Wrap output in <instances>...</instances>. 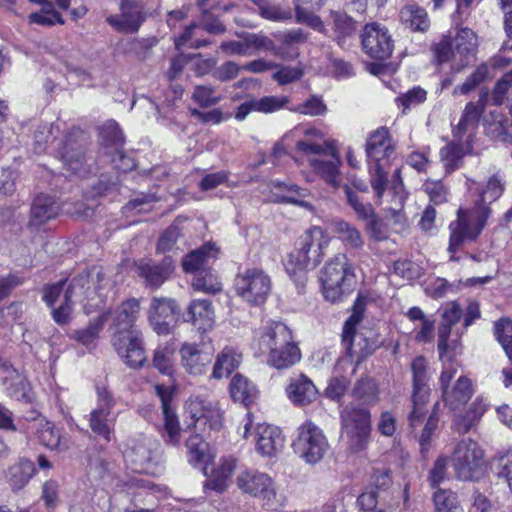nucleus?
<instances>
[{"label":"nucleus","mask_w":512,"mask_h":512,"mask_svg":"<svg viewBox=\"0 0 512 512\" xmlns=\"http://www.w3.org/2000/svg\"><path fill=\"white\" fill-rule=\"evenodd\" d=\"M466 186L476 199L471 207L459 208L457 218L448 226L450 235L447 250L451 261H459L460 258L456 253L467 243L476 241L482 233L492 215L491 204L497 201L505 191V174L497 169L483 184L467 178Z\"/></svg>","instance_id":"1"},{"label":"nucleus","mask_w":512,"mask_h":512,"mask_svg":"<svg viewBox=\"0 0 512 512\" xmlns=\"http://www.w3.org/2000/svg\"><path fill=\"white\" fill-rule=\"evenodd\" d=\"M110 286V279L103 268L93 266L75 275L68 283L59 281L45 286L42 299L52 307L64 291L63 297L67 301L80 304L85 314L89 315L105 306Z\"/></svg>","instance_id":"2"},{"label":"nucleus","mask_w":512,"mask_h":512,"mask_svg":"<svg viewBox=\"0 0 512 512\" xmlns=\"http://www.w3.org/2000/svg\"><path fill=\"white\" fill-rule=\"evenodd\" d=\"M60 131V123L38 125L33 132L35 153L45 152L50 144L54 147L57 156L61 159L67 171L80 177L86 176L89 168L84 156L85 133L80 129H72L63 138L58 139Z\"/></svg>","instance_id":"3"},{"label":"nucleus","mask_w":512,"mask_h":512,"mask_svg":"<svg viewBox=\"0 0 512 512\" xmlns=\"http://www.w3.org/2000/svg\"><path fill=\"white\" fill-rule=\"evenodd\" d=\"M307 138L298 141L296 149L302 153L311 169L327 184L337 187L340 183V159L337 151L317 130H307Z\"/></svg>","instance_id":"4"},{"label":"nucleus","mask_w":512,"mask_h":512,"mask_svg":"<svg viewBox=\"0 0 512 512\" xmlns=\"http://www.w3.org/2000/svg\"><path fill=\"white\" fill-rule=\"evenodd\" d=\"M478 37L469 28H460L454 35H444L433 44L432 52L438 64L451 63L453 72L462 71L476 56Z\"/></svg>","instance_id":"5"},{"label":"nucleus","mask_w":512,"mask_h":512,"mask_svg":"<svg viewBox=\"0 0 512 512\" xmlns=\"http://www.w3.org/2000/svg\"><path fill=\"white\" fill-rule=\"evenodd\" d=\"M235 484L243 494L260 500L262 507L268 511H279L287 503L286 494L279 489L275 480L258 469L246 468L239 471Z\"/></svg>","instance_id":"6"},{"label":"nucleus","mask_w":512,"mask_h":512,"mask_svg":"<svg viewBox=\"0 0 512 512\" xmlns=\"http://www.w3.org/2000/svg\"><path fill=\"white\" fill-rule=\"evenodd\" d=\"M342 437L347 448L358 453L367 448L371 432V414L365 408L351 403L340 412Z\"/></svg>","instance_id":"7"},{"label":"nucleus","mask_w":512,"mask_h":512,"mask_svg":"<svg viewBox=\"0 0 512 512\" xmlns=\"http://www.w3.org/2000/svg\"><path fill=\"white\" fill-rule=\"evenodd\" d=\"M361 321L359 314H352L342 330V346L345 353L359 363L373 354L380 346L377 333L368 328L358 329Z\"/></svg>","instance_id":"8"},{"label":"nucleus","mask_w":512,"mask_h":512,"mask_svg":"<svg viewBox=\"0 0 512 512\" xmlns=\"http://www.w3.org/2000/svg\"><path fill=\"white\" fill-rule=\"evenodd\" d=\"M451 465L457 479L462 481L478 479L484 471V451L476 441L470 438L462 439L452 452Z\"/></svg>","instance_id":"9"},{"label":"nucleus","mask_w":512,"mask_h":512,"mask_svg":"<svg viewBox=\"0 0 512 512\" xmlns=\"http://www.w3.org/2000/svg\"><path fill=\"white\" fill-rule=\"evenodd\" d=\"M355 279L353 268L345 254H338L324 267L321 282L326 299L335 302L350 290Z\"/></svg>","instance_id":"10"},{"label":"nucleus","mask_w":512,"mask_h":512,"mask_svg":"<svg viewBox=\"0 0 512 512\" xmlns=\"http://www.w3.org/2000/svg\"><path fill=\"white\" fill-rule=\"evenodd\" d=\"M294 452L308 464L319 462L327 452L329 444L322 429L312 421H305L297 430L293 441Z\"/></svg>","instance_id":"11"},{"label":"nucleus","mask_w":512,"mask_h":512,"mask_svg":"<svg viewBox=\"0 0 512 512\" xmlns=\"http://www.w3.org/2000/svg\"><path fill=\"white\" fill-rule=\"evenodd\" d=\"M234 286L237 295L245 302L259 306L267 300L272 283L262 269L247 268L237 274Z\"/></svg>","instance_id":"12"},{"label":"nucleus","mask_w":512,"mask_h":512,"mask_svg":"<svg viewBox=\"0 0 512 512\" xmlns=\"http://www.w3.org/2000/svg\"><path fill=\"white\" fill-rule=\"evenodd\" d=\"M124 458L134 472L154 473L160 459V444L152 437L140 436L131 440Z\"/></svg>","instance_id":"13"},{"label":"nucleus","mask_w":512,"mask_h":512,"mask_svg":"<svg viewBox=\"0 0 512 512\" xmlns=\"http://www.w3.org/2000/svg\"><path fill=\"white\" fill-rule=\"evenodd\" d=\"M363 52L376 60L388 59L394 49V40L388 28L378 22L367 23L359 34Z\"/></svg>","instance_id":"14"},{"label":"nucleus","mask_w":512,"mask_h":512,"mask_svg":"<svg viewBox=\"0 0 512 512\" xmlns=\"http://www.w3.org/2000/svg\"><path fill=\"white\" fill-rule=\"evenodd\" d=\"M112 344L123 362L131 368L142 367L146 361L142 334L139 330L113 334Z\"/></svg>","instance_id":"15"},{"label":"nucleus","mask_w":512,"mask_h":512,"mask_svg":"<svg viewBox=\"0 0 512 512\" xmlns=\"http://www.w3.org/2000/svg\"><path fill=\"white\" fill-rule=\"evenodd\" d=\"M97 394V406L90 412L89 425L96 435L109 442L116 421L112 412L115 401L106 389H98Z\"/></svg>","instance_id":"16"},{"label":"nucleus","mask_w":512,"mask_h":512,"mask_svg":"<svg viewBox=\"0 0 512 512\" xmlns=\"http://www.w3.org/2000/svg\"><path fill=\"white\" fill-rule=\"evenodd\" d=\"M106 21L115 30L133 34L145 21L144 5L141 0H122L119 15H110Z\"/></svg>","instance_id":"17"},{"label":"nucleus","mask_w":512,"mask_h":512,"mask_svg":"<svg viewBox=\"0 0 512 512\" xmlns=\"http://www.w3.org/2000/svg\"><path fill=\"white\" fill-rule=\"evenodd\" d=\"M156 395L159 397L163 413L162 437L168 445L177 446L180 442V424L171 402L174 396V388L163 384L155 386Z\"/></svg>","instance_id":"18"},{"label":"nucleus","mask_w":512,"mask_h":512,"mask_svg":"<svg viewBox=\"0 0 512 512\" xmlns=\"http://www.w3.org/2000/svg\"><path fill=\"white\" fill-rule=\"evenodd\" d=\"M179 309L174 300L154 298L148 312V317L157 334H169L177 322Z\"/></svg>","instance_id":"19"},{"label":"nucleus","mask_w":512,"mask_h":512,"mask_svg":"<svg viewBox=\"0 0 512 512\" xmlns=\"http://www.w3.org/2000/svg\"><path fill=\"white\" fill-rule=\"evenodd\" d=\"M256 451L262 457H276L285 446V437L282 431L266 423L257 424L254 433Z\"/></svg>","instance_id":"20"},{"label":"nucleus","mask_w":512,"mask_h":512,"mask_svg":"<svg viewBox=\"0 0 512 512\" xmlns=\"http://www.w3.org/2000/svg\"><path fill=\"white\" fill-rule=\"evenodd\" d=\"M368 162L389 163L395 155V144L386 127H380L367 138L365 146Z\"/></svg>","instance_id":"21"},{"label":"nucleus","mask_w":512,"mask_h":512,"mask_svg":"<svg viewBox=\"0 0 512 512\" xmlns=\"http://www.w3.org/2000/svg\"><path fill=\"white\" fill-rule=\"evenodd\" d=\"M487 101V94L484 93L476 102L466 104L458 125L453 129V137L459 140L464 139L467 148L470 147L472 135L478 127L481 115L483 114Z\"/></svg>","instance_id":"22"},{"label":"nucleus","mask_w":512,"mask_h":512,"mask_svg":"<svg viewBox=\"0 0 512 512\" xmlns=\"http://www.w3.org/2000/svg\"><path fill=\"white\" fill-rule=\"evenodd\" d=\"M328 25L332 31V39L341 48H349L358 31L357 21L345 11L330 10Z\"/></svg>","instance_id":"23"},{"label":"nucleus","mask_w":512,"mask_h":512,"mask_svg":"<svg viewBox=\"0 0 512 512\" xmlns=\"http://www.w3.org/2000/svg\"><path fill=\"white\" fill-rule=\"evenodd\" d=\"M258 347L262 354L276 347H284L293 342L290 329L282 322L267 321L261 328L258 337Z\"/></svg>","instance_id":"24"},{"label":"nucleus","mask_w":512,"mask_h":512,"mask_svg":"<svg viewBox=\"0 0 512 512\" xmlns=\"http://www.w3.org/2000/svg\"><path fill=\"white\" fill-rule=\"evenodd\" d=\"M179 354L182 367L193 376L204 374L212 362L211 353L203 351L196 343H183L179 349Z\"/></svg>","instance_id":"25"},{"label":"nucleus","mask_w":512,"mask_h":512,"mask_svg":"<svg viewBox=\"0 0 512 512\" xmlns=\"http://www.w3.org/2000/svg\"><path fill=\"white\" fill-rule=\"evenodd\" d=\"M140 313V303L135 298L123 301L112 313V323L110 329L113 334L122 331L138 330L135 327Z\"/></svg>","instance_id":"26"},{"label":"nucleus","mask_w":512,"mask_h":512,"mask_svg":"<svg viewBox=\"0 0 512 512\" xmlns=\"http://www.w3.org/2000/svg\"><path fill=\"white\" fill-rule=\"evenodd\" d=\"M186 322H191L201 332H208L214 328L215 312L208 299L192 300L187 308Z\"/></svg>","instance_id":"27"},{"label":"nucleus","mask_w":512,"mask_h":512,"mask_svg":"<svg viewBox=\"0 0 512 512\" xmlns=\"http://www.w3.org/2000/svg\"><path fill=\"white\" fill-rule=\"evenodd\" d=\"M288 399L296 406H306L318 397V390L312 380L300 374L290 378L286 387Z\"/></svg>","instance_id":"28"},{"label":"nucleus","mask_w":512,"mask_h":512,"mask_svg":"<svg viewBox=\"0 0 512 512\" xmlns=\"http://www.w3.org/2000/svg\"><path fill=\"white\" fill-rule=\"evenodd\" d=\"M237 462V458L231 455L221 457L211 471H208L205 487L217 492L225 491L236 469Z\"/></svg>","instance_id":"29"},{"label":"nucleus","mask_w":512,"mask_h":512,"mask_svg":"<svg viewBox=\"0 0 512 512\" xmlns=\"http://www.w3.org/2000/svg\"><path fill=\"white\" fill-rule=\"evenodd\" d=\"M442 399L446 406L455 411L464 406L472 397L473 388L471 380L460 375L455 383L441 388Z\"/></svg>","instance_id":"30"},{"label":"nucleus","mask_w":512,"mask_h":512,"mask_svg":"<svg viewBox=\"0 0 512 512\" xmlns=\"http://www.w3.org/2000/svg\"><path fill=\"white\" fill-rule=\"evenodd\" d=\"M330 237L326 231L319 226H313L302 234L296 241L297 249L307 256H313L312 253L316 251L319 254V263L323 259V250L329 245Z\"/></svg>","instance_id":"31"},{"label":"nucleus","mask_w":512,"mask_h":512,"mask_svg":"<svg viewBox=\"0 0 512 512\" xmlns=\"http://www.w3.org/2000/svg\"><path fill=\"white\" fill-rule=\"evenodd\" d=\"M138 275L143 278L146 285L151 288L160 287L173 271V262L165 257L160 264L140 262L137 266Z\"/></svg>","instance_id":"32"},{"label":"nucleus","mask_w":512,"mask_h":512,"mask_svg":"<svg viewBox=\"0 0 512 512\" xmlns=\"http://www.w3.org/2000/svg\"><path fill=\"white\" fill-rule=\"evenodd\" d=\"M60 212V204L54 196L39 194L31 207V226H40L55 218Z\"/></svg>","instance_id":"33"},{"label":"nucleus","mask_w":512,"mask_h":512,"mask_svg":"<svg viewBox=\"0 0 512 512\" xmlns=\"http://www.w3.org/2000/svg\"><path fill=\"white\" fill-rule=\"evenodd\" d=\"M0 379L7 394L17 400L26 398L28 385L19 372L6 360L0 358Z\"/></svg>","instance_id":"34"},{"label":"nucleus","mask_w":512,"mask_h":512,"mask_svg":"<svg viewBox=\"0 0 512 512\" xmlns=\"http://www.w3.org/2000/svg\"><path fill=\"white\" fill-rule=\"evenodd\" d=\"M242 362V353L234 347L226 346L218 353L211 377L214 379H222L231 375Z\"/></svg>","instance_id":"35"},{"label":"nucleus","mask_w":512,"mask_h":512,"mask_svg":"<svg viewBox=\"0 0 512 512\" xmlns=\"http://www.w3.org/2000/svg\"><path fill=\"white\" fill-rule=\"evenodd\" d=\"M313 256L303 255L295 246L294 250L287 255L284 262L286 272L290 277L302 279L305 272L319 265V254L312 250Z\"/></svg>","instance_id":"36"},{"label":"nucleus","mask_w":512,"mask_h":512,"mask_svg":"<svg viewBox=\"0 0 512 512\" xmlns=\"http://www.w3.org/2000/svg\"><path fill=\"white\" fill-rule=\"evenodd\" d=\"M188 461L195 467H200L204 475H208V465L212 456L208 450V444L198 435L190 436L186 441Z\"/></svg>","instance_id":"37"},{"label":"nucleus","mask_w":512,"mask_h":512,"mask_svg":"<svg viewBox=\"0 0 512 512\" xmlns=\"http://www.w3.org/2000/svg\"><path fill=\"white\" fill-rule=\"evenodd\" d=\"M330 228L346 247L356 250L363 247L364 238L360 230L353 224L343 219H334L330 223Z\"/></svg>","instance_id":"38"},{"label":"nucleus","mask_w":512,"mask_h":512,"mask_svg":"<svg viewBox=\"0 0 512 512\" xmlns=\"http://www.w3.org/2000/svg\"><path fill=\"white\" fill-rule=\"evenodd\" d=\"M218 249L215 244L207 243L202 247L189 253L182 262L183 269L186 272L198 273L206 270L205 266L208 265L210 259L217 257Z\"/></svg>","instance_id":"39"},{"label":"nucleus","mask_w":512,"mask_h":512,"mask_svg":"<svg viewBox=\"0 0 512 512\" xmlns=\"http://www.w3.org/2000/svg\"><path fill=\"white\" fill-rule=\"evenodd\" d=\"M266 354H268L267 363L276 369H287L301 358L300 349L294 342H290L283 348L276 347Z\"/></svg>","instance_id":"40"},{"label":"nucleus","mask_w":512,"mask_h":512,"mask_svg":"<svg viewBox=\"0 0 512 512\" xmlns=\"http://www.w3.org/2000/svg\"><path fill=\"white\" fill-rule=\"evenodd\" d=\"M487 406L482 398H476L465 414L457 415L453 420V426L459 433H467L473 427H475L484 413L486 412Z\"/></svg>","instance_id":"41"},{"label":"nucleus","mask_w":512,"mask_h":512,"mask_svg":"<svg viewBox=\"0 0 512 512\" xmlns=\"http://www.w3.org/2000/svg\"><path fill=\"white\" fill-rule=\"evenodd\" d=\"M403 25L412 31L426 32L430 28V20L426 10L417 5H406L399 12Z\"/></svg>","instance_id":"42"},{"label":"nucleus","mask_w":512,"mask_h":512,"mask_svg":"<svg viewBox=\"0 0 512 512\" xmlns=\"http://www.w3.org/2000/svg\"><path fill=\"white\" fill-rule=\"evenodd\" d=\"M35 465L31 460L20 459L9 467L8 482L13 490L22 489L35 474Z\"/></svg>","instance_id":"43"},{"label":"nucleus","mask_w":512,"mask_h":512,"mask_svg":"<svg viewBox=\"0 0 512 512\" xmlns=\"http://www.w3.org/2000/svg\"><path fill=\"white\" fill-rule=\"evenodd\" d=\"M413 377V393L416 397H429L428 386L429 376L427 372V361L424 357L418 356L411 363Z\"/></svg>","instance_id":"44"},{"label":"nucleus","mask_w":512,"mask_h":512,"mask_svg":"<svg viewBox=\"0 0 512 512\" xmlns=\"http://www.w3.org/2000/svg\"><path fill=\"white\" fill-rule=\"evenodd\" d=\"M230 394L234 401L248 405L257 394L255 385L241 374H236L230 382Z\"/></svg>","instance_id":"45"},{"label":"nucleus","mask_w":512,"mask_h":512,"mask_svg":"<svg viewBox=\"0 0 512 512\" xmlns=\"http://www.w3.org/2000/svg\"><path fill=\"white\" fill-rule=\"evenodd\" d=\"M175 351L176 345L173 341H166L158 345L154 352L153 365L160 373L172 375Z\"/></svg>","instance_id":"46"},{"label":"nucleus","mask_w":512,"mask_h":512,"mask_svg":"<svg viewBox=\"0 0 512 512\" xmlns=\"http://www.w3.org/2000/svg\"><path fill=\"white\" fill-rule=\"evenodd\" d=\"M34 427L37 438L43 446L52 450L60 446L62 439L61 430L52 422L46 419H38L34 423Z\"/></svg>","instance_id":"47"},{"label":"nucleus","mask_w":512,"mask_h":512,"mask_svg":"<svg viewBox=\"0 0 512 512\" xmlns=\"http://www.w3.org/2000/svg\"><path fill=\"white\" fill-rule=\"evenodd\" d=\"M187 411L196 425L206 424L210 420L216 421L219 417V412L212 403L200 398L191 399L187 404Z\"/></svg>","instance_id":"48"},{"label":"nucleus","mask_w":512,"mask_h":512,"mask_svg":"<svg viewBox=\"0 0 512 512\" xmlns=\"http://www.w3.org/2000/svg\"><path fill=\"white\" fill-rule=\"evenodd\" d=\"M352 394L355 399L365 405H374L379 400L378 385L375 379L371 377L359 379L352 390Z\"/></svg>","instance_id":"49"},{"label":"nucleus","mask_w":512,"mask_h":512,"mask_svg":"<svg viewBox=\"0 0 512 512\" xmlns=\"http://www.w3.org/2000/svg\"><path fill=\"white\" fill-rule=\"evenodd\" d=\"M109 314H111L110 311L102 313L101 315L92 319L86 328L75 330L71 334V337L85 346L91 345L98 337L100 331L103 329Z\"/></svg>","instance_id":"50"},{"label":"nucleus","mask_w":512,"mask_h":512,"mask_svg":"<svg viewBox=\"0 0 512 512\" xmlns=\"http://www.w3.org/2000/svg\"><path fill=\"white\" fill-rule=\"evenodd\" d=\"M293 2L295 6V21L297 23L306 24L313 30L320 33L327 32L324 22L320 16L312 11L313 9L310 7V3H300L298 1Z\"/></svg>","instance_id":"51"},{"label":"nucleus","mask_w":512,"mask_h":512,"mask_svg":"<svg viewBox=\"0 0 512 512\" xmlns=\"http://www.w3.org/2000/svg\"><path fill=\"white\" fill-rule=\"evenodd\" d=\"M388 164L368 162L370 184L375 193L376 201H380L388 185V172L386 171Z\"/></svg>","instance_id":"52"},{"label":"nucleus","mask_w":512,"mask_h":512,"mask_svg":"<svg viewBox=\"0 0 512 512\" xmlns=\"http://www.w3.org/2000/svg\"><path fill=\"white\" fill-rule=\"evenodd\" d=\"M484 125L486 133L494 139L504 140L506 136L511 135L509 129L512 124L498 112H491L484 119Z\"/></svg>","instance_id":"53"},{"label":"nucleus","mask_w":512,"mask_h":512,"mask_svg":"<svg viewBox=\"0 0 512 512\" xmlns=\"http://www.w3.org/2000/svg\"><path fill=\"white\" fill-rule=\"evenodd\" d=\"M462 142L463 139L459 140L458 138H454L451 143L440 150L441 160L448 171H454L459 167L462 157L464 156V146Z\"/></svg>","instance_id":"54"},{"label":"nucleus","mask_w":512,"mask_h":512,"mask_svg":"<svg viewBox=\"0 0 512 512\" xmlns=\"http://www.w3.org/2000/svg\"><path fill=\"white\" fill-rule=\"evenodd\" d=\"M192 287L196 291L209 294H216L222 290L221 282L211 270H202L196 273L192 280Z\"/></svg>","instance_id":"55"},{"label":"nucleus","mask_w":512,"mask_h":512,"mask_svg":"<svg viewBox=\"0 0 512 512\" xmlns=\"http://www.w3.org/2000/svg\"><path fill=\"white\" fill-rule=\"evenodd\" d=\"M435 512H458L459 502L455 492L449 489H437L433 494Z\"/></svg>","instance_id":"56"},{"label":"nucleus","mask_w":512,"mask_h":512,"mask_svg":"<svg viewBox=\"0 0 512 512\" xmlns=\"http://www.w3.org/2000/svg\"><path fill=\"white\" fill-rule=\"evenodd\" d=\"M489 76V65L487 63H482L466 78V80L458 85L454 93L466 95L475 89L478 85L484 82Z\"/></svg>","instance_id":"57"},{"label":"nucleus","mask_w":512,"mask_h":512,"mask_svg":"<svg viewBox=\"0 0 512 512\" xmlns=\"http://www.w3.org/2000/svg\"><path fill=\"white\" fill-rule=\"evenodd\" d=\"M494 332L507 356L512 359V320L508 318L498 320L494 325Z\"/></svg>","instance_id":"58"},{"label":"nucleus","mask_w":512,"mask_h":512,"mask_svg":"<svg viewBox=\"0 0 512 512\" xmlns=\"http://www.w3.org/2000/svg\"><path fill=\"white\" fill-rule=\"evenodd\" d=\"M100 138L106 146H113L116 149L123 145L124 136L118 125L114 120L107 121L100 128Z\"/></svg>","instance_id":"59"},{"label":"nucleus","mask_w":512,"mask_h":512,"mask_svg":"<svg viewBox=\"0 0 512 512\" xmlns=\"http://www.w3.org/2000/svg\"><path fill=\"white\" fill-rule=\"evenodd\" d=\"M194 102L202 107L214 106L222 100L221 95H216V89L208 85H197L192 93Z\"/></svg>","instance_id":"60"},{"label":"nucleus","mask_w":512,"mask_h":512,"mask_svg":"<svg viewBox=\"0 0 512 512\" xmlns=\"http://www.w3.org/2000/svg\"><path fill=\"white\" fill-rule=\"evenodd\" d=\"M281 185H283L288 192L287 195L281 197V202L295 204L312 210L313 206L304 200L309 194L307 189L301 188L295 184L282 183Z\"/></svg>","instance_id":"61"},{"label":"nucleus","mask_w":512,"mask_h":512,"mask_svg":"<svg viewBox=\"0 0 512 512\" xmlns=\"http://www.w3.org/2000/svg\"><path fill=\"white\" fill-rule=\"evenodd\" d=\"M289 103L287 96H265L255 99L254 107L257 112L273 113L283 109Z\"/></svg>","instance_id":"62"},{"label":"nucleus","mask_w":512,"mask_h":512,"mask_svg":"<svg viewBox=\"0 0 512 512\" xmlns=\"http://www.w3.org/2000/svg\"><path fill=\"white\" fill-rule=\"evenodd\" d=\"M496 462L498 478L503 479L512 492V449L500 453L496 457Z\"/></svg>","instance_id":"63"},{"label":"nucleus","mask_w":512,"mask_h":512,"mask_svg":"<svg viewBox=\"0 0 512 512\" xmlns=\"http://www.w3.org/2000/svg\"><path fill=\"white\" fill-rule=\"evenodd\" d=\"M363 221L366 222V230L370 237L375 241H384L389 237V229L387 224L377 215L372 212L371 217L365 218Z\"/></svg>","instance_id":"64"}]
</instances>
